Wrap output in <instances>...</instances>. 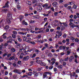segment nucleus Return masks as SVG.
I'll return each mask as SVG.
<instances>
[{
  "mask_svg": "<svg viewBox=\"0 0 79 79\" xmlns=\"http://www.w3.org/2000/svg\"><path fill=\"white\" fill-rule=\"evenodd\" d=\"M54 16H58V12H55L54 13Z\"/></svg>",
  "mask_w": 79,
  "mask_h": 79,
  "instance_id": "nucleus-38",
  "label": "nucleus"
},
{
  "mask_svg": "<svg viewBox=\"0 0 79 79\" xmlns=\"http://www.w3.org/2000/svg\"><path fill=\"white\" fill-rule=\"evenodd\" d=\"M7 16L9 19H11V18H12V15H11V14H8L7 15Z\"/></svg>",
  "mask_w": 79,
  "mask_h": 79,
  "instance_id": "nucleus-11",
  "label": "nucleus"
},
{
  "mask_svg": "<svg viewBox=\"0 0 79 79\" xmlns=\"http://www.w3.org/2000/svg\"><path fill=\"white\" fill-rule=\"evenodd\" d=\"M38 42H40V43H41L42 44L44 42V41H42V40H39L38 41Z\"/></svg>",
  "mask_w": 79,
  "mask_h": 79,
  "instance_id": "nucleus-42",
  "label": "nucleus"
},
{
  "mask_svg": "<svg viewBox=\"0 0 79 79\" xmlns=\"http://www.w3.org/2000/svg\"><path fill=\"white\" fill-rule=\"evenodd\" d=\"M62 35V34H61V32L60 31V32H59V35H58V37L59 38V37H61V35Z\"/></svg>",
  "mask_w": 79,
  "mask_h": 79,
  "instance_id": "nucleus-21",
  "label": "nucleus"
},
{
  "mask_svg": "<svg viewBox=\"0 0 79 79\" xmlns=\"http://www.w3.org/2000/svg\"><path fill=\"white\" fill-rule=\"evenodd\" d=\"M69 5H74V2H69Z\"/></svg>",
  "mask_w": 79,
  "mask_h": 79,
  "instance_id": "nucleus-20",
  "label": "nucleus"
},
{
  "mask_svg": "<svg viewBox=\"0 0 79 79\" xmlns=\"http://www.w3.org/2000/svg\"><path fill=\"white\" fill-rule=\"evenodd\" d=\"M12 36L13 38H14V39L16 38V35H12Z\"/></svg>",
  "mask_w": 79,
  "mask_h": 79,
  "instance_id": "nucleus-54",
  "label": "nucleus"
},
{
  "mask_svg": "<svg viewBox=\"0 0 79 79\" xmlns=\"http://www.w3.org/2000/svg\"><path fill=\"white\" fill-rule=\"evenodd\" d=\"M71 50H70V51H68L67 52V55H69L70 53H71Z\"/></svg>",
  "mask_w": 79,
  "mask_h": 79,
  "instance_id": "nucleus-23",
  "label": "nucleus"
},
{
  "mask_svg": "<svg viewBox=\"0 0 79 79\" xmlns=\"http://www.w3.org/2000/svg\"><path fill=\"white\" fill-rule=\"evenodd\" d=\"M18 33L19 34H22V35H26V34H27V32H25V33H24L23 32L19 31Z\"/></svg>",
  "mask_w": 79,
  "mask_h": 79,
  "instance_id": "nucleus-7",
  "label": "nucleus"
},
{
  "mask_svg": "<svg viewBox=\"0 0 79 79\" xmlns=\"http://www.w3.org/2000/svg\"><path fill=\"white\" fill-rule=\"evenodd\" d=\"M8 3H9V2L7 1L6 3L5 6H4L2 7L3 8H5L6 7H9V6L8 5Z\"/></svg>",
  "mask_w": 79,
  "mask_h": 79,
  "instance_id": "nucleus-6",
  "label": "nucleus"
},
{
  "mask_svg": "<svg viewBox=\"0 0 79 79\" xmlns=\"http://www.w3.org/2000/svg\"><path fill=\"white\" fill-rule=\"evenodd\" d=\"M77 5L74 4V6H73V8H74V9H76V8H77Z\"/></svg>",
  "mask_w": 79,
  "mask_h": 79,
  "instance_id": "nucleus-29",
  "label": "nucleus"
},
{
  "mask_svg": "<svg viewBox=\"0 0 79 79\" xmlns=\"http://www.w3.org/2000/svg\"><path fill=\"white\" fill-rule=\"evenodd\" d=\"M51 61H53V62H55H55L56 61V59H55L54 58H53L51 60Z\"/></svg>",
  "mask_w": 79,
  "mask_h": 79,
  "instance_id": "nucleus-34",
  "label": "nucleus"
},
{
  "mask_svg": "<svg viewBox=\"0 0 79 79\" xmlns=\"http://www.w3.org/2000/svg\"><path fill=\"white\" fill-rule=\"evenodd\" d=\"M58 4V3L56 2H54L52 3V5L54 7L56 6L57 4Z\"/></svg>",
  "mask_w": 79,
  "mask_h": 79,
  "instance_id": "nucleus-9",
  "label": "nucleus"
},
{
  "mask_svg": "<svg viewBox=\"0 0 79 79\" xmlns=\"http://www.w3.org/2000/svg\"><path fill=\"white\" fill-rule=\"evenodd\" d=\"M24 18V16H21V17L19 19L21 21H22V19Z\"/></svg>",
  "mask_w": 79,
  "mask_h": 79,
  "instance_id": "nucleus-40",
  "label": "nucleus"
},
{
  "mask_svg": "<svg viewBox=\"0 0 79 79\" xmlns=\"http://www.w3.org/2000/svg\"><path fill=\"white\" fill-rule=\"evenodd\" d=\"M17 63L18 64H21V61L20 60L18 61Z\"/></svg>",
  "mask_w": 79,
  "mask_h": 79,
  "instance_id": "nucleus-55",
  "label": "nucleus"
},
{
  "mask_svg": "<svg viewBox=\"0 0 79 79\" xmlns=\"http://www.w3.org/2000/svg\"><path fill=\"white\" fill-rule=\"evenodd\" d=\"M34 61H32L31 62V65H30V66H32V65H33V64H34Z\"/></svg>",
  "mask_w": 79,
  "mask_h": 79,
  "instance_id": "nucleus-41",
  "label": "nucleus"
},
{
  "mask_svg": "<svg viewBox=\"0 0 79 79\" xmlns=\"http://www.w3.org/2000/svg\"><path fill=\"white\" fill-rule=\"evenodd\" d=\"M33 74L34 75H35V76H38V73H35V72H33Z\"/></svg>",
  "mask_w": 79,
  "mask_h": 79,
  "instance_id": "nucleus-36",
  "label": "nucleus"
},
{
  "mask_svg": "<svg viewBox=\"0 0 79 79\" xmlns=\"http://www.w3.org/2000/svg\"><path fill=\"white\" fill-rule=\"evenodd\" d=\"M36 62L38 64H40V63L42 62V61L40 60V58L39 57H36Z\"/></svg>",
  "mask_w": 79,
  "mask_h": 79,
  "instance_id": "nucleus-3",
  "label": "nucleus"
},
{
  "mask_svg": "<svg viewBox=\"0 0 79 79\" xmlns=\"http://www.w3.org/2000/svg\"><path fill=\"white\" fill-rule=\"evenodd\" d=\"M41 35H39L37 36V38H39V39H40L41 38Z\"/></svg>",
  "mask_w": 79,
  "mask_h": 79,
  "instance_id": "nucleus-56",
  "label": "nucleus"
},
{
  "mask_svg": "<svg viewBox=\"0 0 79 79\" xmlns=\"http://www.w3.org/2000/svg\"><path fill=\"white\" fill-rule=\"evenodd\" d=\"M13 33L14 34H15V35H16V34H18V32H17V31H13Z\"/></svg>",
  "mask_w": 79,
  "mask_h": 79,
  "instance_id": "nucleus-31",
  "label": "nucleus"
},
{
  "mask_svg": "<svg viewBox=\"0 0 79 79\" xmlns=\"http://www.w3.org/2000/svg\"><path fill=\"white\" fill-rule=\"evenodd\" d=\"M75 42H79V39L77 38L76 39H75Z\"/></svg>",
  "mask_w": 79,
  "mask_h": 79,
  "instance_id": "nucleus-44",
  "label": "nucleus"
},
{
  "mask_svg": "<svg viewBox=\"0 0 79 79\" xmlns=\"http://www.w3.org/2000/svg\"><path fill=\"white\" fill-rule=\"evenodd\" d=\"M75 62L76 63H78V62H77V59L75 58Z\"/></svg>",
  "mask_w": 79,
  "mask_h": 79,
  "instance_id": "nucleus-61",
  "label": "nucleus"
},
{
  "mask_svg": "<svg viewBox=\"0 0 79 79\" xmlns=\"http://www.w3.org/2000/svg\"><path fill=\"white\" fill-rule=\"evenodd\" d=\"M22 23L23 24H24L26 26H27V22H25V21H23L22 22Z\"/></svg>",
  "mask_w": 79,
  "mask_h": 79,
  "instance_id": "nucleus-16",
  "label": "nucleus"
},
{
  "mask_svg": "<svg viewBox=\"0 0 79 79\" xmlns=\"http://www.w3.org/2000/svg\"><path fill=\"white\" fill-rule=\"evenodd\" d=\"M22 31H26V29L25 28H21L20 29Z\"/></svg>",
  "mask_w": 79,
  "mask_h": 79,
  "instance_id": "nucleus-47",
  "label": "nucleus"
},
{
  "mask_svg": "<svg viewBox=\"0 0 79 79\" xmlns=\"http://www.w3.org/2000/svg\"><path fill=\"white\" fill-rule=\"evenodd\" d=\"M63 0H60L59 1V2L60 3H63Z\"/></svg>",
  "mask_w": 79,
  "mask_h": 79,
  "instance_id": "nucleus-63",
  "label": "nucleus"
},
{
  "mask_svg": "<svg viewBox=\"0 0 79 79\" xmlns=\"http://www.w3.org/2000/svg\"><path fill=\"white\" fill-rule=\"evenodd\" d=\"M52 56L54 58H56L58 56V55L56 53H55L52 55Z\"/></svg>",
  "mask_w": 79,
  "mask_h": 79,
  "instance_id": "nucleus-14",
  "label": "nucleus"
},
{
  "mask_svg": "<svg viewBox=\"0 0 79 79\" xmlns=\"http://www.w3.org/2000/svg\"><path fill=\"white\" fill-rule=\"evenodd\" d=\"M79 20H75L74 21V23L75 24H79Z\"/></svg>",
  "mask_w": 79,
  "mask_h": 79,
  "instance_id": "nucleus-8",
  "label": "nucleus"
},
{
  "mask_svg": "<svg viewBox=\"0 0 79 79\" xmlns=\"http://www.w3.org/2000/svg\"><path fill=\"white\" fill-rule=\"evenodd\" d=\"M5 28L6 30H7V29H8L9 28V26L8 25L6 26L5 27Z\"/></svg>",
  "mask_w": 79,
  "mask_h": 79,
  "instance_id": "nucleus-43",
  "label": "nucleus"
},
{
  "mask_svg": "<svg viewBox=\"0 0 79 79\" xmlns=\"http://www.w3.org/2000/svg\"><path fill=\"white\" fill-rule=\"evenodd\" d=\"M40 64L42 66H46V64L42 62V61L40 63Z\"/></svg>",
  "mask_w": 79,
  "mask_h": 79,
  "instance_id": "nucleus-17",
  "label": "nucleus"
},
{
  "mask_svg": "<svg viewBox=\"0 0 79 79\" xmlns=\"http://www.w3.org/2000/svg\"><path fill=\"white\" fill-rule=\"evenodd\" d=\"M41 58H45V55H44V54H42L41 55Z\"/></svg>",
  "mask_w": 79,
  "mask_h": 79,
  "instance_id": "nucleus-27",
  "label": "nucleus"
},
{
  "mask_svg": "<svg viewBox=\"0 0 79 79\" xmlns=\"http://www.w3.org/2000/svg\"><path fill=\"white\" fill-rule=\"evenodd\" d=\"M20 52H22L24 51V49H20L19 50Z\"/></svg>",
  "mask_w": 79,
  "mask_h": 79,
  "instance_id": "nucleus-53",
  "label": "nucleus"
},
{
  "mask_svg": "<svg viewBox=\"0 0 79 79\" xmlns=\"http://www.w3.org/2000/svg\"><path fill=\"white\" fill-rule=\"evenodd\" d=\"M25 50L26 52H29V47L27 46L25 48Z\"/></svg>",
  "mask_w": 79,
  "mask_h": 79,
  "instance_id": "nucleus-10",
  "label": "nucleus"
},
{
  "mask_svg": "<svg viewBox=\"0 0 79 79\" xmlns=\"http://www.w3.org/2000/svg\"><path fill=\"white\" fill-rule=\"evenodd\" d=\"M29 56H27L23 57V61H27L29 60Z\"/></svg>",
  "mask_w": 79,
  "mask_h": 79,
  "instance_id": "nucleus-5",
  "label": "nucleus"
},
{
  "mask_svg": "<svg viewBox=\"0 0 79 79\" xmlns=\"http://www.w3.org/2000/svg\"><path fill=\"white\" fill-rule=\"evenodd\" d=\"M74 39H75V38H74V37H71L70 40H71L73 41L74 40Z\"/></svg>",
  "mask_w": 79,
  "mask_h": 79,
  "instance_id": "nucleus-45",
  "label": "nucleus"
},
{
  "mask_svg": "<svg viewBox=\"0 0 79 79\" xmlns=\"http://www.w3.org/2000/svg\"><path fill=\"white\" fill-rule=\"evenodd\" d=\"M34 18H36V19H39L40 18V16L38 15H36L33 16Z\"/></svg>",
  "mask_w": 79,
  "mask_h": 79,
  "instance_id": "nucleus-12",
  "label": "nucleus"
},
{
  "mask_svg": "<svg viewBox=\"0 0 79 79\" xmlns=\"http://www.w3.org/2000/svg\"><path fill=\"white\" fill-rule=\"evenodd\" d=\"M48 56L50 58H51V57H52V54L51 53H49L48 54Z\"/></svg>",
  "mask_w": 79,
  "mask_h": 79,
  "instance_id": "nucleus-32",
  "label": "nucleus"
},
{
  "mask_svg": "<svg viewBox=\"0 0 79 79\" xmlns=\"http://www.w3.org/2000/svg\"><path fill=\"white\" fill-rule=\"evenodd\" d=\"M26 3L29 5H31V2L29 1H27Z\"/></svg>",
  "mask_w": 79,
  "mask_h": 79,
  "instance_id": "nucleus-22",
  "label": "nucleus"
},
{
  "mask_svg": "<svg viewBox=\"0 0 79 79\" xmlns=\"http://www.w3.org/2000/svg\"><path fill=\"white\" fill-rule=\"evenodd\" d=\"M36 55V54L35 53H34L31 57V58H34L35 56Z\"/></svg>",
  "mask_w": 79,
  "mask_h": 79,
  "instance_id": "nucleus-51",
  "label": "nucleus"
},
{
  "mask_svg": "<svg viewBox=\"0 0 79 79\" xmlns=\"http://www.w3.org/2000/svg\"><path fill=\"white\" fill-rule=\"evenodd\" d=\"M64 7H65V8H67V6H68V4H64Z\"/></svg>",
  "mask_w": 79,
  "mask_h": 79,
  "instance_id": "nucleus-37",
  "label": "nucleus"
},
{
  "mask_svg": "<svg viewBox=\"0 0 79 79\" xmlns=\"http://www.w3.org/2000/svg\"><path fill=\"white\" fill-rule=\"evenodd\" d=\"M75 72L76 73H79V69H77L76 71H75Z\"/></svg>",
  "mask_w": 79,
  "mask_h": 79,
  "instance_id": "nucleus-52",
  "label": "nucleus"
},
{
  "mask_svg": "<svg viewBox=\"0 0 79 79\" xmlns=\"http://www.w3.org/2000/svg\"><path fill=\"white\" fill-rule=\"evenodd\" d=\"M11 50L13 52H16V50H15V49L14 48H11Z\"/></svg>",
  "mask_w": 79,
  "mask_h": 79,
  "instance_id": "nucleus-24",
  "label": "nucleus"
},
{
  "mask_svg": "<svg viewBox=\"0 0 79 79\" xmlns=\"http://www.w3.org/2000/svg\"><path fill=\"white\" fill-rule=\"evenodd\" d=\"M6 21H7V22H8V23H11V20H10V19H6Z\"/></svg>",
  "mask_w": 79,
  "mask_h": 79,
  "instance_id": "nucleus-33",
  "label": "nucleus"
},
{
  "mask_svg": "<svg viewBox=\"0 0 79 79\" xmlns=\"http://www.w3.org/2000/svg\"><path fill=\"white\" fill-rule=\"evenodd\" d=\"M74 58V57H73V56H71V57H70L69 58V61H71L72 60H73Z\"/></svg>",
  "mask_w": 79,
  "mask_h": 79,
  "instance_id": "nucleus-18",
  "label": "nucleus"
},
{
  "mask_svg": "<svg viewBox=\"0 0 79 79\" xmlns=\"http://www.w3.org/2000/svg\"><path fill=\"white\" fill-rule=\"evenodd\" d=\"M13 72L15 73H17V74H20L22 73L21 70L19 69H15L14 70Z\"/></svg>",
  "mask_w": 79,
  "mask_h": 79,
  "instance_id": "nucleus-2",
  "label": "nucleus"
},
{
  "mask_svg": "<svg viewBox=\"0 0 79 79\" xmlns=\"http://www.w3.org/2000/svg\"><path fill=\"white\" fill-rule=\"evenodd\" d=\"M63 37L64 38H66V34H64Z\"/></svg>",
  "mask_w": 79,
  "mask_h": 79,
  "instance_id": "nucleus-60",
  "label": "nucleus"
},
{
  "mask_svg": "<svg viewBox=\"0 0 79 79\" xmlns=\"http://www.w3.org/2000/svg\"><path fill=\"white\" fill-rule=\"evenodd\" d=\"M50 74V75H51V74H52V73H50V72H46L44 73V75L43 76V78H45L46 77H47V74Z\"/></svg>",
  "mask_w": 79,
  "mask_h": 79,
  "instance_id": "nucleus-4",
  "label": "nucleus"
},
{
  "mask_svg": "<svg viewBox=\"0 0 79 79\" xmlns=\"http://www.w3.org/2000/svg\"><path fill=\"white\" fill-rule=\"evenodd\" d=\"M77 16L75 15H74V17L73 18V19H77Z\"/></svg>",
  "mask_w": 79,
  "mask_h": 79,
  "instance_id": "nucleus-57",
  "label": "nucleus"
},
{
  "mask_svg": "<svg viewBox=\"0 0 79 79\" xmlns=\"http://www.w3.org/2000/svg\"><path fill=\"white\" fill-rule=\"evenodd\" d=\"M12 41V40L11 39H10L9 41L7 42V43H11Z\"/></svg>",
  "mask_w": 79,
  "mask_h": 79,
  "instance_id": "nucleus-49",
  "label": "nucleus"
},
{
  "mask_svg": "<svg viewBox=\"0 0 79 79\" xmlns=\"http://www.w3.org/2000/svg\"><path fill=\"white\" fill-rule=\"evenodd\" d=\"M35 52L37 53L36 54H39L40 53V51L38 49H36L35 51Z\"/></svg>",
  "mask_w": 79,
  "mask_h": 79,
  "instance_id": "nucleus-25",
  "label": "nucleus"
},
{
  "mask_svg": "<svg viewBox=\"0 0 79 79\" xmlns=\"http://www.w3.org/2000/svg\"><path fill=\"white\" fill-rule=\"evenodd\" d=\"M57 68L59 69H61L63 68V66L62 65H59L58 66Z\"/></svg>",
  "mask_w": 79,
  "mask_h": 79,
  "instance_id": "nucleus-26",
  "label": "nucleus"
},
{
  "mask_svg": "<svg viewBox=\"0 0 79 79\" xmlns=\"http://www.w3.org/2000/svg\"><path fill=\"white\" fill-rule=\"evenodd\" d=\"M31 40H32L31 38H28L27 39V40L26 41V42H28V43H30V42H31Z\"/></svg>",
  "mask_w": 79,
  "mask_h": 79,
  "instance_id": "nucleus-13",
  "label": "nucleus"
},
{
  "mask_svg": "<svg viewBox=\"0 0 79 79\" xmlns=\"http://www.w3.org/2000/svg\"><path fill=\"white\" fill-rule=\"evenodd\" d=\"M14 59V56H11L9 58V60H13Z\"/></svg>",
  "mask_w": 79,
  "mask_h": 79,
  "instance_id": "nucleus-28",
  "label": "nucleus"
},
{
  "mask_svg": "<svg viewBox=\"0 0 79 79\" xmlns=\"http://www.w3.org/2000/svg\"><path fill=\"white\" fill-rule=\"evenodd\" d=\"M69 60V57H67V58L65 59V61H67L68 60Z\"/></svg>",
  "mask_w": 79,
  "mask_h": 79,
  "instance_id": "nucleus-48",
  "label": "nucleus"
},
{
  "mask_svg": "<svg viewBox=\"0 0 79 79\" xmlns=\"http://www.w3.org/2000/svg\"><path fill=\"white\" fill-rule=\"evenodd\" d=\"M23 41H26V39H27V37L26 36L23 37Z\"/></svg>",
  "mask_w": 79,
  "mask_h": 79,
  "instance_id": "nucleus-30",
  "label": "nucleus"
},
{
  "mask_svg": "<svg viewBox=\"0 0 79 79\" xmlns=\"http://www.w3.org/2000/svg\"><path fill=\"white\" fill-rule=\"evenodd\" d=\"M73 15H71L70 16H69V17L70 18L72 19L73 18Z\"/></svg>",
  "mask_w": 79,
  "mask_h": 79,
  "instance_id": "nucleus-62",
  "label": "nucleus"
},
{
  "mask_svg": "<svg viewBox=\"0 0 79 79\" xmlns=\"http://www.w3.org/2000/svg\"><path fill=\"white\" fill-rule=\"evenodd\" d=\"M5 74L6 76V75H7L8 74V71H6L5 73Z\"/></svg>",
  "mask_w": 79,
  "mask_h": 79,
  "instance_id": "nucleus-58",
  "label": "nucleus"
},
{
  "mask_svg": "<svg viewBox=\"0 0 79 79\" xmlns=\"http://www.w3.org/2000/svg\"><path fill=\"white\" fill-rule=\"evenodd\" d=\"M30 44H33V45H34V44H35V43L34 41L31 42H30Z\"/></svg>",
  "mask_w": 79,
  "mask_h": 79,
  "instance_id": "nucleus-50",
  "label": "nucleus"
},
{
  "mask_svg": "<svg viewBox=\"0 0 79 79\" xmlns=\"http://www.w3.org/2000/svg\"><path fill=\"white\" fill-rule=\"evenodd\" d=\"M74 21V19H69V21L70 23H72V22H73Z\"/></svg>",
  "mask_w": 79,
  "mask_h": 79,
  "instance_id": "nucleus-19",
  "label": "nucleus"
},
{
  "mask_svg": "<svg viewBox=\"0 0 79 79\" xmlns=\"http://www.w3.org/2000/svg\"><path fill=\"white\" fill-rule=\"evenodd\" d=\"M51 10L52 11H55V9H54V8H53V7H52L51 8Z\"/></svg>",
  "mask_w": 79,
  "mask_h": 79,
  "instance_id": "nucleus-59",
  "label": "nucleus"
},
{
  "mask_svg": "<svg viewBox=\"0 0 79 79\" xmlns=\"http://www.w3.org/2000/svg\"><path fill=\"white\" fill-rule=\"evenodd\" d=\"M17 8L18 10H21V6H17Z\"/></svg>",
  "mask_w": 79,
  "mask_h": 79,
  "instance_id": "nucleus-39",
  "label": "nucleus"
},
{
  "mask_svg": "<svg viewBox=\"0 0 79 79\" xmlns=\"http://www.w3.org/2000/svg\"><path fill=\"white\" fill-rule=\"evenodd\" d=\"M32 72H30L28 74V76H32Z\"/></svg>",
  "mask_w": 79,
  "mask_h": 79,
  "instance_id": "nucleus-35",
  "label": "nucleus"
},
{
  "mask_svg": "<svg viewBox=\"0 0 79 79\" xmlns=\"http://www.w3.org/2000/svg\"><path fill=\"white\" fill-rule=\"evenodd\" d=\"M48 6V3H46L43 5V8H44L46 9H49V8H51V5H50V6Z\"/></svg>",
  "mask_w": 79,
  "mask_h": 79,
  "instance_id": "nucleus-1",
  "label": "nucleus"
},
{
  "mask_svg": "<svg viewBox=\"0 0 79 79\" xmlns=\"http://www.w3.org/2000/svg\"><path fill=\"white\" fill-rule=\"evenodd\" d=\"M70 45L71 46H74V43H71Z\"/></svg>",
  "mask_w": 79,
  "mask_h": 79,
  "instance_id": "nucleus-64",
  "label": "nucleus"
},
{
  "mask_svg": "<svg viewBox=\"0 0 79 79\" xmlns=\"http://www.w3.org/2000/svg\"><path fill=\"white\" fill-rule=\"evenodd\" d=\"M71 8V6H69L67 8V10H70Z\"/></svg>",
  "mask_w": 79,
  "mask_h": 79,
  "instance_id": "nucleus-46",
  "label": "nucleus"
},
{
  "mask_svg": "<svg viewBox=\"0 0 79 79\" xmlns=\"http://www.w3.org/2000/svg\"><path fill=\"white\" fill-rule=\"evenodd\" d=\"M60 24H63L64 25V26L65 27H67V24L65 23H62L61 22H60Z\"/></svg>",
  "mask_w": 79,
  "mask_h": 79,
  "instance_id": "nucleus-15",
  "label": "nucleus"
}]
</instances>
